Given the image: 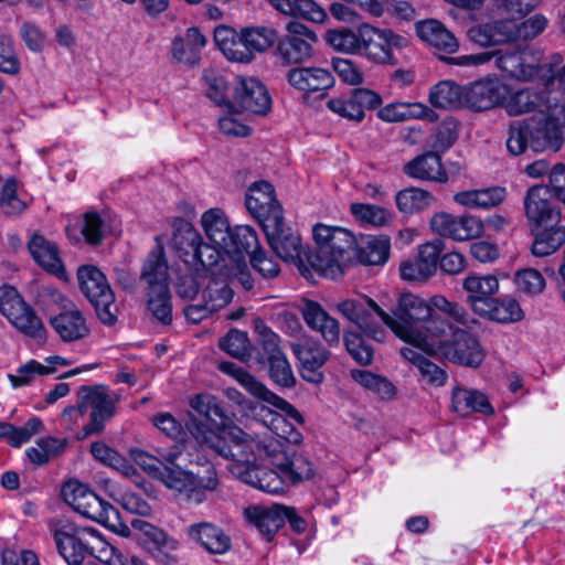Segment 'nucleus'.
<instances>
[{"label":"nucleus","mask_w":565,"mask_h":565,"mask_svg":"<svg viewBox=\"0 0 565 565\" xmlns=\"http://www.w3.org/2000/svg\"><path fill=\"white\" fill-rule=\"evenodd\" d=\"M270 96L260 81L254 77L238 78L233 98L228 102L230 110L265 115L270 109Z\"/></svg>","instance_id":"6ab92c4d"},{"label":"nucleus","mask_w":565,"mask_h":565,"mask_svg":"<svg viewBox=\"0 0 565 565\" xmlns=\"http://www.w3.org/2000/svg\"><path fill=\"white\" fill-rule=\"evenodd\" d=\"M290 349L299 361L301 377L313 384L324 380L322 366L329 361L330 351L317 339L303 334L290 343Z\"/></svg>","instance_id":"4468645a"},{"label":"nucleus","mask_w":565,"mask_h":565,"mask_svg":"<svg viewBox=\"0 0 565 565\" xmlns=\"http://www.w3.org/2000/svg\"><path fill=\"white\" fill-rule=\"evenodd\" d=\"M411 45V40L390 28H379L370 23L360 25V49L358 55L373 65L395 66L401 52Z\"/></svg>","instance_id":"6e6552de"},{"label":"nucleus","mask_w":565,"mask_h":565,"mask_svg":"<svg viewBox=\"0 0 565 565\" xmlns=\"http://www.w3.org/2000/svg\"><path fill=\"white\" fill-rule=\"evenodd\" d=\"M279 504L271 508L252 505L244 510L247 522L255 526L267 541H270L276 532L284 525V513Z\"/></svg>","instance_id":"f704fd0d"},{"label":"nucleus","mask_w":565,"mask_h":565,"mask_svg":"<svg viewBox=\"0 0 565 565\" xmlns=\"http://www.w3.org/2000/svg\"><path fill=\"white\" fill-rule=\"evenodd\" d=\"M530 125V147L533 151H553L562 148L563 136L559 127L555 125L546 115L529 117Z\"/></svg>","instance_id":"c85d7f7f"},{"label":"nucleus","mask_w":565,"mask_h":565,"mask_svg":"<svg viewBox=\"0 0 565 565\" xmlns=\"http://www.w3.org/2000/svg\"><path fill=\"white\" fill-rule=\"evenodd\" d=\"M343 343L352 359L361 365H369L373 360V349L366 344L363 337L354 331L345 330Z\"/></svg>","instance_id":"052dcab7"},{"label":"nucleus","mask_w":565,"mask_h":565,"mask_svg":"<svg viewBox=\"0 0 565 565\" xmlns=\"http://www.w3.org/2000/svg\"><path fill=\"white\" fill-rule=\"evenodd\" d=\"M188 433L198 441L218 456L232 460L231 463H244L250 458L264 435L248 434L242 428L226 425L220 430L211 429L204 422L190 416L185 422Z\"/></svg>","instance_id":"7ed1b4c3"},{"label":"nucleus","mask_w":565,"mask_h":565,"mask_svg":"<svg viewBox=\"0 0 565 565\" xmlns=\"http://www.w3.org/2000/svg\"><path fill=\"white\" fill-rule=\"evenodd\" d=\"M420 329V335L426 341V344L419 342V339L417 338H413L409 344L428 354L435 355L439 351V343L448 340L445 338L447 332L450 331L452 333V330H455L446 319L438 315H434L433 310L430 311V317L426 318Z\"/></svg>","instance_id":"e433bc0d"},{"label":"nucleus","mask_w":565,"mask_h":565,"mask_svg":"<svg viewBox=\"0 0 565 565\" xmlns=\"http://www.w3.org/2000/svg\"><path fill=\"white\" fill-rule=\"evenodd\" d=\"M438 349L436 355L465 367L478 369L486 359V350L479 339L460 328H455L451 337L440 342Z\"/></svg>","instance_id":"ddd939ff"},{"label":"nucleus","mask_w":565,"mask_h":565,"mask_svg":"<svg viewBox=\"0 0 565 565\" xmlns=\"http://www.w3.org/2000/svg\"><path fill=\"white\" fill-rule=\"evenodd\" d=\"M429 102L437 108H457L463 105V86L451 81L436 84L429 92Z\"/></svg>","instance_id":"09e8293b"},{"label":"nucleus","mask_w":565,"mask_h":565,"mask_svg":"<svg viewBox=\"0 0 565 565\" xmlns=\"http://www.w3.org/2000/svg\"><path fill=\"white\" fill-rule=\"evenodd\" d=\"M267 364L269 376L277 385L292 387L296 384V377L286 355L274 356V360Z\"/></svg>","instance_id":"774afa93"},{"label":"nucleus","mask_w":565,"mask_h":565,"mask_svg":"<svg viewBox=\"0 0 565 565\" xmlns=\"http://www.w3.org/2000/svg\"><path fill=\"white\" fill-rule=\"evenodd\" d=\"M430 228L440 236L461 242L479 237L483 232V223L472 215L455 216L441 212L431 217Z\"/></svg>","instance_id":"4be33fe9"},{"label":"nucleus","mask_w":565,"mask_h":565,"mask_svg":"<svg viewBox=\"0 0 565 565\" xmlns=\"http://www.w3.org/2000/svg\"><path fill=\"white\" fill-rule=\"evenodd\" d=\"M522 53L521 49L507 50V51H494V52H481L477 54L461 55L458 57L448 58L451 63L460 66L468 65H481L488 62L494 61V64L502 72H505L510 77L527 81L529 72L526 73L522 68Z\"/></svg>","instance_id":"412c9836"},{"label":"nucleus","mask_w":565,"mask_h":565,"mask_svg":"<svg viewBox=\"0 0 565 565\" xmlns=\"http://www.w3.org/2000/svg\"><path fill=\"white\" fill-rule=\"evenodd\" d=\"M379 117L387 122L405 121L408 119H427L434 122L438 115L422 103H392L377 113Z\"/></svg>","instance_id":"4c0bfd02"},{"label":"nucleus","mask_w":565,"mask_h":565,"mask_svg":"<svg viewBox=\"0 0 565 565\" xmlns=\"http://www.w3.org/2000/svg\"><path fill=\"white\" fill-rule=\"evenodd\" d=\"M90 452L96 460L105 465H108L124 472L125 475H129L131 471L135 470L134 467L126 460L125 457H122L115 449L108 447L104 443H93L90 446Z\"/></svg>","instance_id":"e2e57ef3"},{"label":"nucleus","mask_w":565,"mask_h":565,"mask_svg":"<svg viewBox=\"0 0 565 565\" xmlns=\"http://www.w3.org/2000/svg\"><path fill=\"white\" fill-rule=\"evenodd\" d=\"M157 245L148 253L142 267L141 279L146 282H185L186 276L181 275L184 267L181 265L170 266L166 258V252L159 237H156Z\"/></svg>","instance_id":"5701e85b"},{"label":"nucleus","mask_w":565,"mask_h":565,"mask_svg":"<svg viewBox=\"0 0 565 565\" xmlns=\"http://www.w3.org/2000/svg\"><path fill=\"white\" fill-rule=\"evenodd\" d=\"M184 271L188 273L186 279L192 281L207 278V274L213 277L237 280V282H248L249 269L245 256L238 254H228L217 245L203 243L193 254L192 259H182Z\"/></svg>","instance_id":"20e7f679"},{"label":"nucleus","mask_w":565,"mask_h":565,"mask_svg":"<svg viewBox=\"0 0 565 565\" xmlns=\"http://www.w3.org/2000/svg\"><path fill=\"white\" fill-rule=\"evenodd\" d=\"M515 21L495 20L471 26L468 30L469 39L481 46L499 45L514 40Z\"/></svg>","instance_id":"2f4dec72"},{"label":"nucleus","mask_w":565,"mask_h":565,"mask_svg":"<svg viewBox=\"0 0 565 565\" xmlns=\"http://www.w3.org/2000/svg\"><path fill=\"white\" fill-rule=\"evenodd\" d=\"M49 527L58 553L68 565H82L87 555L105 561L103 556L95 555L96 547L102 546L100 552L113 550L97 530L79 526L68 519L51 520Z\"/></svg>","instance_id":"39448f33"},{"label":"nucleus","mask_w":565,"mask_h":565,"mask_svg":"<svg viewBox=\"0 0 565 565\" xmlns=\"http://www.w3.org/2000/svg\"><path fill=\"white\" fill-rule=\"evenodd\" d=\"M391 255V239L387 235L367 236L361 246L356 245L354 262L363 265L382 266Z\"/></svg>","instance_id":"58836bf2"},{"label":"nucleus","mask_w":565,"mask_h":565,"mask_svg":"<svg viewBox=\"0 0 565 565\" xmlns=\"http://www.w3.org/2000/svg\"><path fill=\"white\" fill-rule=\"evenodd\" d=\"M77 398L85 413L88 408H92L89 423L83 427V437L100 433L105 427V423L115 413V404L108 395L106 386L83 385L78 390Z\"/></svg>","instance_id":"2eb2a0df"},{"label":"nucleus","mask_w":565,"mask_h":565,"mask_svg":"<svg viewBox=\"0 0 565 565\" xmlns=\"http://www.w3.org/2000/svg\"><path fill=\"white\" fill-rule=\"evenodd\" d=\"M547 23V19L540 13L534 14L520 23L515 22V42H525L535 39L546 29Z\"/></svg>","instance_id":"69168bd1"},{"label":"nucleus","mask_w":565,"mask_h":565,"mask_svg":"<svg viewBox=\"0 0 565 565\" xmlns=\"http://www.w3.org/2000/svg\"><path fill=\"white\" fill-rule=\"evenodd\" d=\"M415 30L422 41L446 54L455 53L459 46L456 36L438 20L418 21Z\"/></svg>","instance_id":"72a5a7b5"},{"label":"nucleus","mask_w":565,"mask_h":565,"mask_svg":"<svg viewBox=\"0 0 565 565\" xmlns=\"http://www.w3.org/2000/svg\"><path fill=\"white\" fill-rule=\"evenodd\" d=\"M81 290L95 309L98 320L111 327L118 320L119 308L110 285H81Z\"/></svg>","instance_id":"c756f323"},{"label":"nucleus","mask_w":565,"mask_h":565,"mask_svg":"<svg viewBox=\"0 0 565 565\" xmlns=\"http://www.w3.org/2000/svg\"><path fill=\"white\" fill-rule=\"evenodd\" d=\"M287 33L278 36L275 56L282 65L301 64L312 56V44L318 42L317 34L307 25L290 21L286 24Z\"/></svg>","instance_id":"f8f14e48"},{"label":"nucleus","mask_w":565,"mask_h":565,"mask_svg":"<svg viewBox=\"0 0 565 565\" xmlns=\"http://www.w3.org/2000/svg\"><path fill=\"white\" fill-rule=\"evenodd\" d=\"M218 347L231 356L241 361L249 355V340L246 332L232 329L220 339Z\"/></svg>","instance_id":"680f3d73"},{"label":"nucleus","mask_w":565,"mask_h":565,"mask_svg":"<svg viewBox=\"0 0 565 565\" xmlns=\"http://www.w3.org/2000/svg\"><path fill=\"white\" fill-rule=\"evenodd\" d=\"M445 243L440 238L426 242L418 246L417 257L406 259L399 264V277L403 280H427L431 278L438 268Z\"/></svg>","instance_id":"a211bd4d"},{"label":"nucleus","mask_w":565,"mask_h":565,"mask_svg":"<svg viewBox=\"0 0 565 565\" xmlns=\"http://www.w3.org/2000/svg\"><path fill=\"white\" fill-rule=\"evenodd\" d=\"M324 40L337 52L358 55L360 49V26L356 31L350 28L330 29L326 32Z\"/></svg>","instance_id":"3c124183"},{"label":"nucleus","mask_w":565,"mask_h":565,"mask_svg":"<svg viewBox=\"0 0 565 565\" xmlns=\"http://www.w3.org/2000/svg\"><path fill=\"white\" fill-rule=\"evenodd\" d=\"M62 494L64 501L78 514L116 530V523H119L118 511L85 484L77 481L67 482L62 489Z\"/></svg>","instance_id":"9d476101"},{"label":"nucleus","mask_w":565,"mask_h":565,"mask_svg":"<svg viewBox=\"0 0 565 565\" xmlns=\"http://www.w3.org/2000/svg\"><path fill=\"white\" fill-rule=\"evenodd\" d=\"M452 408L461 416H467L472 412L484 415L493 414V408L483 393L461 387H456L452 391Z\"/></svg>","instance_id":"37998d69"},{"label":"nucleus","mask_w":565,"mask_h":565,"mask_svg":"<svg viewBox=\"0 0 565 565\" xmlns=\"http://www.w3.org/2000/svg\"><path fill=\"white\" fill-rule=\"evenodd\" d=\"M541 104L539 94L531 89H521L510 96L505 110L510 116H519L535 110Z\"/></svg>","instance_id":"bf43d9fd"},{"label":"nucleus","mask_w":565,"mask_h":565,"mask_svg":"<svg viewBox=\"0 0 565 565\" xmlns=\"http://www.w3.org/2000/svg\"><path fill=\"white\" fill-rule=\"evenodd\" d=\"M65 310L49 318V323L58 338L65 343H72L89 337L90 328L85 315L75 303H65Z\"/></svg>","instance_id":"393cba45"},{"label":"nucleus","mask_w":565,"mask_h":565,"mask_svg":"<svg viewBox=\"0 0 565 565\" xmlns=\"http://www.w3.org/2000/svg\"><path fill=\"white\" fill-rule=\"evenodd\" d=\"M0 312L23 333L35 335L33 312L12 285L0 286Z\"/></svg>","instance_id":"b1692460"},{"label":"nucleus","mask_w":565,"mask_h":565,"mask_svg":"<svg viewBox=\"0 0 565 565\" xmlns=\"http://www.w3.org/2000/svg\"><path fill=\"white\" fill-rule=\"evenodd\" d=\"M271 250L284 262L297 266L305 279L310 278V266L306 259L308 252L302 248L300 234L285 225L284 220H276L263 227Z\"/></svg>","instance_id":"9b49d317"},{"label":"nucleus","mask_w":565,"mask_h":565,"mask_svg":"<svg viewBox=\"0 0 565 565\" xmlns=\"http://www.w3.org/2000/svg\"><path fill=\"white\" fill-rule=\"evenodd\" d=\"M146 305L151 316L161 324L172 322V302L169 285H148Z\"/></svg>","instance_id":"a19ab883"},{"label":"nucleus","mask_w":565,"mask_h":565,"mask_svg":"<svg viewBox=\"0 0 565 565\" xmlns=\"http://www.w3.org/2000/svg\"><path fill=\"white\" fill-rule=\"evenodd\" d=\"M397 209L405 214H414L426 210L434 202V196L419 188H408L396 193Z\"/></svg>","instance_id":"8fccbe9b"},{"label":"nucleus","mask_w":565,"mask_h":565,"mask_svg":"<svg viewBox=\"0 0 565 565\" xmlns=\"http://www.w3.org/2000/svg\"><path fill=\"white\" fill-rule=\"evenodd\" d=\"M369 303L383 323L399 339L409 343L413 338H417L419 342L426 344V341L420 335V327L426 318L430 317L431 303H427L422 298L412 294L402 295L398 307L394 311V317L382 310L373 300H369Z\"/></svg>","instance_id":"0eeeda50"},{"label":"nucleus","mask_w":565,"mask_h":565,"mask_svg":"<svg viewBox=\"0 0 565 565\" xmlns=\"http://www.w3.org/2000/svg\"><path fill=\"white\" fill-rule=\"evenodd\" d=\"M404 172L414 179L446 183L448 174L443 167L441 157L428 150L404 166Z\"/></svg>","instance_id":"473e14b6"},{"label":"nucleus","mask_w":565,"mask_h":565,"mask_svg":"<svg viewBox=\"0 0 565 565\" xmlns=\"http://www.w3.org/2000/svg\"><path fill=\"white\" fill-rule=\"evenodd\" d=\"M258 443L248 461L228 467L243 482L268 493H279L286 483L296 484L313 476L308 458L285 447L279 439L265 434Z\"/></svg>","instance_id":"f257e3e1"},{"label":"nucleus","mask_w":565,"mask_h":565,"mask_svg":"<svg viewBox=\"0 0 565 565\" xmlns=\"http://www.w3.org/2000/svg\"><path fill=\"white\" fill-rule=\"evenodd\" d=\"M288 83L305 94L321 93L324 97L328 89L334 85L332 74L321 67H294L287 73Z\"/></svg>","instance_id":"cd10ccee"},{"label":"nucleus","mask_w":565,"mask_h":565,"mask_svg":"<svg viewBox=\"0 0 565 565\" xmlns=\"http://www.w3.org/2000/svg\"><path fill=\"white\" fill-rule=\"evenodd\" d=\"M201 294L202 300L212 312L225 307L233 298V290L230 285H206Z\"/></svg>","instance_id":"0e129e2a"},{"label":"nucleus","mask_w":565,"mask_h":565,"mask_svg":"<svg viewBox=\"0 0 565 565\" xmlns=\"http://www.w3.org/2000/svg\"><path fill=\"white\" fill-rule=\"evenodd\" d=\"M206 45V38L196 26L189 28L183 35L175 36L171 45L172 57L179 62L194 65L200 51Z\"/></svg>","instance_id":"c9c22d12"},{"label":"nucleus","mask_w":565,"mask_h":565,"mask_svg":"<svg viewBox=\"0 0 565 565\" xmlns=\"http://www.w3.org/2000/svg\"><path fill=\"white\" fill-rule=\"evenodd\" d=\"M260 245L258 242V236L255 230L248 225H238L235 226L226 242V246H224L223 250L228 252V254H248L252 257L254 250H260Z\"/></svg>","instance_id":"de8ad7c7"},{"label":"nucleus","mask_w":565,"mask_h":565,"mask_svg":"<svg viewBox=\"0 0 565 565\" xmlns=\"http://www.w3.org/2000/svg\"><path fill=\"white\" fill-rule=\"evenodd\" d=\"M201 225L213 244L222 249L226 246L232 230L223 210L214 207L204 212L201 217Z\"/></svg>","instance_id":"c03bdc74"},{"label":"nucleus","mask_w":565,"mask_h":565,"mask_svg":"<svg viewBox=\"0 0 565 565\" xmlns=\"http://www.w3.org/2000/svg\"><path fill=\"white\" fill-rule=\"evenodd\" d=\"M465 287L469 292L467 301L476 315L504 324L519 322L524 318V312L515 299L493 296L498 292L499 285H489V290H484L482 285Z\"/></svg>","instance_id":"1a4fd4ad"},{"label":"nucleus","mask_w":565,"mask_h":565,"mask_svg":"<svg viewBox=\"0 0 565 565\" xmlns=\"http://www.w3.org/2000/svg\"><path fill=\"white\" fill-rule=\"evenodd\" d=\"M221 371L231 374L234 379L254 397L267 402L285 413L290 422L298 425L303 424V417L300 412L286 399L270 392L262 382L257 381L252 374L232 362H223L220 365Z\"/></svg>","instance_id":"dca6fc26"},{"label":"nucleus","mask_w":565,"mask_h":565,"mask_svg":"<svg viewBox=\"0 0 565 565\" xmlns=\"http://www.w3.org/2000/svg\"><path fill=\"white\" fill-rule=\"evenodd\" d=\"M38 265L58 280L66 281L67 274L58 256L57 246L38 234Z\"/></svg>","instance_id":"49530a36"},{"label":"nucleus","mask_w":565,"mask_h":565,"mask_svg":"<svg viewBox=\"0 0 565 565\" xmlns=\"http://www.w3.org/2000/svg\"><path fill=\"white\" fill-rule=\"evenodd\" d=\"M201 244V235L189 222L180 218L174 223L172 246L178 250L180 257L192 259Z\"/></svg>","instance_id":"a18cd8bd"},{"label":"nucleus","mask_w":565,"mask_h":565,"mask_svg":"<svg viewBox=\"0 0 565 565\" xmlns=\"http://www.w3.org/2000/svg\"><path fill=\"white\" fill-rule=\"evenodd\" d=\"M190 405L200 415H203L211 422L218 419L223 426L231 422L226 409L213 395L198 394L191 399Z\"/></svg>","instance_id":"864d4df0"},{"label":"nucleus","mask_w":565,"mask_h":565,"mask_svg":"<svg viewBox=\"0 0 565 565\" xmlns=\"http://www.w3.org/2000/svg\"><path fill=\"white\" fill-rule=\"evenodd\" d=\"M295 424L296 423L290 422L284 415H280L278 413H271L268 427L265 429L264 433H259V434L260 435L267 434L268 436H271L270 434H268V430H270L279 439H284L285 441H287L289 444L297 445L301 441L302 435L297 429Z\"/></svg>","instance_id":"13d9d810"},{"label":"nucleus","mask_w":565,"mask_h":565,"mask_svg":"<svg viewBox=\"0 0 565 565\" xmlns=\"http://www.w3.org/2000/svg\"><path fill=\"white\" fill-rule=\"evenodd\" d=\"M350 210L356 220L373 226H386L393 221V213L379 205L352 203Z\"/></svg>","instance_id":"6e6d98bb"},{"label":"nucleus","mask_w":565,"mask_h":565,"mask_svg":"<svg viewBox=\"0 0 565 565\" xmlns=\"http://www.w3.org/2000/svg\"><path fill=\"white\" fill-rule=\"evenodd\" d=\"M152 424L167 437L184 441L186 436V427L183 426L173 415L170 413H159L152 417Z\"/></svg>","instance_id":"338daca9"},{"label":"nucleus","mask_w":565,"mask_h":565,"mask_svg":"<svg viewBox=\"0 0 565 565\" xmlns=\"http://www.w3.org/2000/svg\"><path fill=\"white\" fill-rule=\"evenodd\" d=\"M316 252L306 255L310 277L317 274L323 279H340L354 265L356 238L352 232L339 226L316 224L312 228Z\"/></svg>","instance_id":"f03ea898"},{"label":"nucleus","mask_w":565,"mask_h":565,"mask_svg":"<svg viewBox=\"0 0 565 565\" xmlns=\"http://www.w3.org/2000/svg\"><path fill=\"white\" fill-rule=\"evenodd\" d=\"M505 195L504 188L491 186L458 192L455 194L454 200L465 207L488 210L502 203Z\"/></svg>","instance_id":"ea45409f"},{"label":"nucleus","mask_w":565,"mask_h":565,"mask_svg":"<svg viewBox=\"0 0 565 565\" xmlns=\"http://www.w3.org/2000/svg\"><path fill=\"white\" fill-rule=\"evenodd\" d=\"M302 317L307 326L319 332L329 347L340 343V323L331 317L319 303L308 301L302 310Z\"/></svg>","instance_id":"7c9ffc66"},{"label":"nucleus","mask_w":565,"mask_h":565,"mask_svg":"<svg viewBox=\"0 0 565 565\" xmlns=\"http://www.w3.org/2000/svg\"><path fill=\"white\" fill-rule=\"evenodd\" d=\"M459 124L455 119L447 118L443 120L430 136L428 141L429 150L441 157L456 142Z\"/></svg>","instance_id":"603ef678"},{"label":"nucleus","mask_w":565,"mask_h":565,"mask_svg":"<svg viewBox=\"0 0 565 565\" xmlns=\"http://www.w3.org/2000/svg\"><path fill=\"white\" fill-rule=\"evenodd\" d=\"M190 541L199 544L210 554L222 555L232 548L231 537L225 531L211 522H198L185 529Z\"/></svg>","instance_id":"bb28decb"},{"label":"nucleus","mask_w":565,"mask_h":565,"mask_svg":"<svg viewBox=\"0 0 565 565\" xmlns=\"http://www.w3.org/2000/svg\"><path fill=\"white\" fill-rule=\"evenodd\" d=\"M243 39L250 53H264L278 40V33L270 26H249L242 29Z\"/></svg>","instance_id":"5fc2aeb1"},{"label":"nucleus","mask_w":565,"mask_h":565,"mask_svg":"<svg viewBox=\"0 0 565 565\" xmlns=\"http://www.w3.org/2000/svg\"><path fill=\"white\" fill-rule=\"evenodd\" d=\"M535 238L532 244V253L544 257L555 253L565 243V225L559 221L544 224L535 230Z\"/></svg>","instance_id":"79ce46f5"},{"label":"nucleus","mask_w":565,"mask_h":565,"mask_svg":"<svg viewBox=\"0 0 565 565\" xmlns=\"http://www.w3.org/2000/svg\"><path fill=\"white\" fill-rule=\"evenodd\" d=\"M245 204L262 228L276 220H285L282 206L275 195V189L267 181H258L249 185Z\"/></svg>","instance_id":"f3484780"},{"label":"nucleus","mask_w":565,"mask_h":565,"mask_svg":"<svg viewBox=\"0 0 565 565\" xmlns=\"http://www.w3.org/2000/svg\"><path fill=\"white\" fill-rule=\"evenodd\" d=\"M157 479L174 491L180 499L194 504L204 502L207 493L215 491L220 483L216 470L210 462L196 473L180 466L163 465Z\"/></svg>","instance_id":"423d86ee"},{"label":"nucleus","mask_w":565,"mask_h":565,"mask_svg":"<svg viewBox=\"0 0 565 565\" xmlns=\"http://www.w3.org/2000/svg\"><path fill=\"white\" fill-rule=\"evenodd\" d=\"M530 139L529 118L512 121L508 130V151L513 156L522 154L530 147Z\"/></svg>","instance_id":"4d7b16f0"},{"label":"nucleus","mask_w":565,"mask_h":565,"mask_svg":"<svg viewBox=\"0 0 565 565\" xmlns=\"http://www.w3.org/2000/svg\"><path fill=\"white\" fill-rule=\"evenodd\" d=\"M505 99V88L493 79H483L463 86V105L482 111L500 105Z\"/></svg>","instance_id":"a878e982"},{"label":"nucleus","mask_w":565,"mask_h":565,"mask_svg":"<svg viewBox=\"0 0 565 565\" xmlns=\"http://www.w3.org/2000/svg\"><path fill=\"white\" fill-rule=\"evenodd\" d=\"M524 213L533 230L544 224L561 221V210L553 201L547 185L537 184L527 189L523 199Z\"/></svg>","instance_id":"aec40b11"}]
</instances>
